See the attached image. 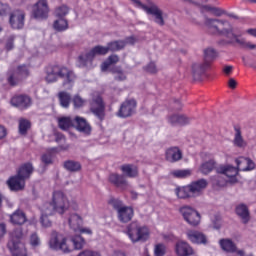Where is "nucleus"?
Here are the masks:
<instances>
[{
  "label": "nucleus",
  "instance_id": "nucleus-28",
  "mask_svg": "<svg viewBox=\"0 0 256 256\" xmlns=\"http://www.w3.org/2000/svg\"><path fill=\"white\" fill-rule=\"evenodd\" d=\"M235 213L238 215V217H240V219H242V223H244V225H247V223H249L251 220L249 207H247V204H238L235 208Z\"/></svg>",
  "mask_w": 256,
  "mask_h": 256
},
{
  "label": "nucleus",
  "instance_id": "nucleus-26",
  "mask_svg": "<svg viewBox=\"0 0 256 256\" xmlns=\"http://www.w3.org/2000/svg\"><path fill=\"white\" fill-rule=\"evenodd\" d=\"M33 171H35L33 164L28 162V163L22 164L18 168V170L16 171V175H18L21 179L27 181V179H31V175H33Z\"/></svg>",
  "mask_w": 256,
  "mask_h": 256
},
{
  "label": "nucleus",
  "instance_id": "nucleus-38",
  "mask_svg": "<svg viewBox=\"0 0 256 256\" xmlns=\"http://www.w3.org/2000/svg\"><path fill=\"white\" fill-rule=\"evenodd\" d=\"M217 59V51L213 48H207L204 50V61L203 63H206L208 67H211V64L213 61Z\"/></svg>",
  "mask_w": 256,
  "mask_h": 256
},
{
  "label": "nucleus",
  "instance_id": "nucleus-48",
  "mask_svg": "<svg viewBox=\"0 0 256 256\" xmlns=\"http://www.w3.org/2000/svg\"><path fill=\"white\" fill-rule=\"evenodd\" d=\"M108 205H111L117 213L119 212L120 209H123L125 206L123 205V201L117 199V198H110L108 200Z\"/></svg>",
  "mask_w": 256,
  "mask_h": 256
},
{
  "label": "nucleus",
  "instance_id": "nucleus-52",
  "mask_svg": "<svg viewBox=\"0 0 256 256\" xmlns=\"http://www.w3.org/2000/svg\"><path fill=\"white\" fill-rule=\"evenodd\" d=\"M11 11L8 4L0 2V17H6L7 13Z\"/></svg>",
  "mask_w": 256,
  "mask_h": 256
},
{
  "label": "nucleus",
  "instance_id": "nucleus-13",
  "mask_svg": "<svg viewBox=\"0 0 256 256\" xmlns=\"http://www.w3.org/2000/svg\"><path fill=\"white\" fill-rule=\"evenodd\" d=\"M90 111L95 117L99 118L100 121L105 119V103H103V98H101V96L92 99L90 103Z\"/></svg>",
  "mask_w": 256,
  "mask_h": 256
},
{
  "label": "nucleus",
  "instance_id": "nucleus-41",
  "mask_svg": "<svg viewBox=\"0 0 256 256\" xmlns=\"http://www.w3.org/2000/svg\"><path fill=\"white\" fill-rule=\"evenodd\" d=\"M53 27L55 31L58 32L67 31V29H69V22L65 18H58L56 21H54Z\"/></svg>",
  "mask_w": 256,
  "mask_h": 256
},
{
  "label": "nucleus",
  "instance_id": "nucleus-33",
  "mask_svg": "<svg viewBox=\"0 0 256 256\" xmlns=\"http://www.w3.org/2000/svg\"><path fill=\"white\" fill-rule=\"evenodd\" d=\"M234 140L233 143L235 147H239V149H243L247 147V142H245V139H243V135L241 134V127L239 126H234Z\"/></svg>",
  "mask_w": 256,
  "mask_h": 256
},
{
  "label": "nucleus",
  "instance_id": "nucleus-35",
  "mask_svg": "<svg viewBox=\"0 0 256 256\" xmlns=\"http://www.w3.org/2000/svg\"><path fill=\"white\" fill-rule=\"evenodd\" d=\"M110 73L114 75V81H127V74L121 66H113L109 69Z\"/></svg>",
  "mask_w": 256,
  "mask_h": 256
},
{
  "label": "nucleus",
  "instance_id": "nucleus-4",
  "mask_svg": "<svg viewBox=\"0 0 256 256\" xmlns=\"http://www.w3.org/2000/svg\"><path fill=\"white\" fill-rule=\"evenodd\" d=\"M209 182L205 179H199L192 181L190 184L175 189V193L178 199H193L195 197H201L203 191L207 189Z\"/></svg>",
  "mask_w": 256,
  "mask_h": 256
},
{
  "label": "nucleus",
  "instance_id": "nucleus-14",
  "mask_svg": "<svg viewBox=\"0 0 256 256\" xmlns=\"http://www.w3.org/2000/svg\"><path fill=\"white\" fill-rule=\"evenodd\" d=\"M137 109V101L135 99H129L124 101L120 109L118 110V117H122L123 119H126V117H131L133 114H135V110Z\"/></svg>",
  "mask_w": 256,
  "mask_h": 256
},
{
  "label": "nucleus",
  "instance_id": "nucleus-53",
  "mask_svg": "<svg viewBox=\"0 0 256 256\" xmlns=\"http://www.w3.org/2000/svg\"><path fill=\"white\" fill-rule=\"evenodd\" d=\"M41 162L45 165H53V157L51 154H43L41 156Z\"/></svg>",
  "mask_w": 256,
  "mask_h": 256
},
{
  "label": "nucleus",
  "instance_id": "nucleus-39",
  "mask_svg": "<svg viewBox=\"0 0 256 256\" xmlns=\"http://www.w3.org/2000/svg\"><path fill=\"white\" fill-rule=\"evenodd\" d=\"M106 47L108 49V52L111 51L112 53H115L117 51H123V49H125V41L115 40V41L109 42Z\"/></svg>",
  "mask_w": 256,
  "mask_h": 256
},
{
  "label": "nucleus",
  "instance_id": "nucleus-12",
  "mask_svg": "<svg viewBox=\"0 0 256 256\" xmlns=\"http://www.w3.org/2000/svg\"><path fill=\"white\" fill-rule=\"evenodd\" d=\"M32 16L34 19H47L49 17V4L47 0H39L36 4H34L32 8Z\"/></svg>",
  "mask_w": 256,
  "mask_h": 256
},
{
  "label": "nucleus",
  "instance_id": "nucleus-43",
  "mask_svg": "<svg viewBox=\"0 0 256 256\" xmlns=\"http://www.w3.org/2000/svg\"><path fill=\"white\" fill-rule=\"evenodd\" d=\"M191 174V169L173 170L170 172V175L175 179H187V177H191Z\"/></svg>",
  "mask_w": 256,
  "mask_h": 256
},
{
  "label": "nucleus",
  "instance_id": "nucleus-7",
  "mask_svg": "<svg viewBox=\"0 0 256 256\" xmlns=\"http://www.w3.org/2000/svg\"><path fill=\"white\" fill-rule=\"evenodd\" d=\"M127 235L132 243L147 241L149 239V229L145 226L141 227L137 222H132L127 227Z\"/></svg>",
  "mask_w": 256,
  "mask_h": 256
},
{
  "label": "nucleus",
  "instance_id": "nucleus-15",
  "mask_svg": "<svg viewBox=\"0 0 256 256\" xmlns=\"http://www.w3.org/2000/svg\"><path fill=\"white\" fill-rule=\"evenodd\" d=\"M9 23L12 29H23L25 27V12L15 10L10 14Z\"/></svg>",
  "mask_w": 256,
  "mask_h": 256
},
{
  "label": "nucleus",
  "instance_id": "nucleus-64",
  "mask_svg": "<svg viewBox=\"0 0 256 256\" xmlns=\"http://www.w3.org/2000/svg\"><path fill=\"white\" fill-rule=\"evenodd\" d=\"M228 87H230V89H236L237 81L234 78H230L228 81Z\"/></svg>",
  "mask_w": 256,
  "mask_h": 256
},
{
  "label": "nucleus",
  "instance_id": "nucleus-16",
  "mask_svg": "<svg viewBox=\"0 0 256 256\" xmlns=\"http://www.w3.org/2000/svg\"><path fill=\"white\" fill-rule=\"evenodd\" d=\"M211 69V66L209 64H206L205 62L202 63H193L192 64V77L194 81H201L203 75L207 73Z\"/></svg>",
  "mask_w": 256,
  "mask_h": 256
},
{
  "label": "nucleus",
  "instance_id": "nucleus-19",
  "mask_svg": "<svg viewBox=\"0 0 256 256\" xmlns=\"http://www.w3.org/2000/svg\"><path fill=\"white\" fill-rule=\"evenodd\" d=\"M168 123L172 127H183L191 123V118L184 114H174L168 117Z\"/></svg>",
  "mask_w": 256,
  "mask_h": 256
},
{
  "label": "nucleus",
  "instance_id": "nucleus-58",
  "mask_svg": "<svg viewBox=\"0 0 256 256\" xmlns=\"http://www.w3.org/2000/svg\"><path fill=\"white\" fill-rule=\"evenodd\" d=\"M212 224L214 229H221V216H214V218L212 219Z\"/></svg>",
  "mask_w": 256,
  "mask_h": 256
},
{
  "label": "nucleus",
  "instance_id": "nucleus-47",
  "mask_svg": "<svg viewBox=\"0 0 256 256\" xmlns=\"http://www.w3.org/2000/svg\"><path fill=\"white\" fill-rule=\"evenodd\" d=\"M67 15H69V7L67 5H61L56 8L55 10L56 17L65 18Z\"/></svg>",
  "mask_w": 256,
  "mask_h": 256
},
{
  "label": "nucleus",
  "instance_id": "nucleus-10",
  "mask_svg": "<svg viewBox=\"0 0 256 256\" xmlns=\"http://www.w3.org/2000/svg\"><path fill=\"white\" fill-rule=\"evenodd\" d=\"M52 204L54 206L55 212L59 215H63L67 209H69V200L67 196L61 191H55L52 197Z\"/></svg>",
  "mask_w": 256,
  "mask_h": 256
},
{
  "label": "nucleus",
  "instance_id": "nucleus-3",
  "mask_svg": "<svg viewBox=\"0 0 256 256\" xmlns=\"http://www.w3.org/2000/svg\"><path fill=\"white\" fill-rule=\"evenodd\" d=\"M63 79V85H73L77 76L75 72L61 65H52L46 69L47 83H55L58 79Z\"/></svg>",
  "mask_w": 256,
  "mask_h": 256
},
{
  "label": "nucleus",
  "instance_id": "nucleus-6",
  "mask_svg": "<svg viewBox=\"0 0 256 256\" xmlns=\"http://www.w3.org/2000/svg\"><path fill=\"white\" fill-rule=\"evenodd\" d=\"M134 3L135 7L139 9H143L147 13V15H152L154 17V23L163 27L165 25V19L163 18V10L157 6L155 3H150L149 6L142 4L141 0H131Z\"/></svg>",
  "mask_w": 256,
  "mask_h": 256
},
{
  "label": "nucleus",
  "instance_id": "nucleus-54",
  "mask_svg": "<svg viewBox=\"0 0 256 256\" xmlns=\"http://www.w3.org/2000/svg\"><path fill=\"white\" fill-rule=\"evenodd\" d=\"M155 256H164L165 255V246L163 244H157L154 249Z\"/></svg>",
  "mask_w": 256,
  "mask_h": 256
},
{
  "label": "nucleus",
  "instance_id": "nucleus-57",
  "mask_svg": "<svg viewBox=\"0 0 256 256\" xmlns=\"http://www.w3.org/2000/svg\"><path fill=\"white\" fill-rule=\"evenodd\" d=\"M40 243L39 236L36 233L32 234L30 237V245H32V247H38Z\"/></svg>",
  "mask_w": 256,
  "mask_h": 256
},
{
  "label": "nucleus",
  "instance_id": "nucleus-59",
  "mask_svg": "<svg viewBox=\"0 0 256 256\" xmlns=\"http://www.w3.org/2000/svg\"><path fill=\"white\" fill-rule=\"evenodd\" d=\"M144 69L147 73H157V66L153 62H150Z\"/></svg>",
  "mask_w": 256,
  "mask_h": 256
},
{
  "label": "nucleus",
  "instance_id": "nucleus-37",
  "mask_svg": "<svg viewBox=\"0 0 256 256\" xmlns=\"http://www.w3.org/2000/svg\"><path fill=\"white\" fill-rule=\"evenodd\" d=\"M75 126V119L71 117H61L58 119V127L62 129V131H67L71 129V127Z\"/></svg>",
  "mask_w": 256,
  "mask_h": 256
},
{
  "label": "nucleus",
  "instance_id": "nucleus-27",
  "mask_svg": "<svg viewBox=\"0 0 256 256\" xmlns=\"http://www.w3.org/2000/svg\"><path fill=\"white\" fill-rule=\"evenodd\" d=\"M187 237L191 243L196 245H207V236L203 232L199 231H188Z\"/></svg>",
  "mask_w": 256,
  "mask_h": 256
},
{
  "label": "nucleus",
  "instance_id": "nucleus-20",
  "mask_svg": "<svg viewBox=\"0 0 256 256\" xmlns=\"http://www.w3.org/2000/svg\"><path fill=\"white\" fill-rule=\"evenodd\" d=\"M165 157L166 161H169V163H177V161H181V159H183V151H181L177 146H172L166 149Z\"/></svg>",
  "mask_w": 256,
  "mask_h": 256
},
{
  "label": "nucleus",
  "instance_id": "nucleus-17",
  "mask_svg": "<svg viewBox=\"0 0 256 256\" xmlns=\"http://www.w3.org/2000/svg\"><path fill=\"white\" fill-rule=\"evenodd\" d=\"M109 181L112 183V185L118 189H121L122 191L129 189V182L123 174L112 173L109 175Z\"/></svg>",
  "mask_w": 256,
  "mask_h": 256
},
{
  "label": "nucleus",
  "instance_id": "nucleus-22",
  "mask_svg": "<svg viewBox=\"0 0 256 256\" xmlns=\"http://www.w3.org/2000/svg\"><path fill=\"white\" fill-rule=\"evenodd\" d=\"M217 173L221 175H226L231 179L232 183H237V175H239V170L235 166L227 165V166H220L217 168Z\"/></svg>",
  "mask_w": 256,
  "mask_h": 256
},
{
  "label": "nucleus",
  "instance_id": "nucleus-21",
  "mask_svg": "<svg viewBox=\"0 0 256 256\" xmlns=\"http://www.w3.org/2000/svg\"><path fill=\"white\" fill-rule=\"evenodd\" d=\"M238 171H253L255 169V162L251 158L240 156L235 159Z\"/></svg>",
  "mask_w": 256,
  "mask_h": 256
},
{
  "label": "nucleus",
  "instance_id": "nucleus-34",
  "mask_svg": "<svg viewBox=\"0 0 256 256\" xmlns=\"http://www.w3.org/2000/svg\"><path fill=\"white\" fill-rule=\"evenodd\" d=\"M219 245L223 251L226 253H236L237 251V245L233 243V240L231 239H221L219 241Z\"/></svg>",
  "mask_w": 256,
  "mask_h": 256
},
{
  "label": "nucleus",
  "instance_id": "nucleus-1",
  "mask_svg": "<svg viewBox=\"0 0 256 256\" xmlns=\"http://www.w3.org/2000/svg\"><path fill=\"white\" fill-rule=\"evenodd\" d=\"M205 25L212 35H222L226 37L227 40L221 41L222 45H235V43H237L242 49H256L255 44H251V42H248L245 38H241L239 35L235 34L233 26H231L227 20L207 18Z\"/></svg>",
  "mask_w": 256,
  "mask_h": 256
},
{
  "label": "nucleus",
  "instance_id": "nucleus-18",
  "mask_svg": "<svg viewBox=\"0 0 256 256\" xmlns=\"http://www.w3.org/2000/svg\"><path fill=\"white\" fill-rule=\"evenodd\" d=\"M6 183L10 191L18 192L23 191L25 189V180H23V178H21V176L17 174L11 176Z\"/></svg>",
  "mask_w": 256,
  "mask_h": 256
},
{
  "label": "nucleus",
  "instance_id": "nucleus-51",
  "mask_svg": "<svg viewBox=\"0 0 256 256\" xmlns=\"http://www.w3.org/2000/svg\"><path fill=\"white\" fill-rule=\"evenodd\" d=\"M15 47V36H9L6 40L5 49L6 51H13Z\"/></svg>",
  "mask_w": 256,
  "mask_h": 256
},
{
  "label": "nucleus",
  "instance_id": "nucleus-44",
  "mask_svg": "<svg viewBox=\"0 0 256 256\" xmlns=\"http://www.w3.org/2000/svg\"><path fill=\"white\" fill-rule=\"evenodd\" d=\"M213 169H215V162L214 160H209L201 164L200 173H202V175H209Z\"/></svg>",
  "mask_w": 256,
  "mask_h": 256
},
{
  "label": "nucleus",
  "instance_id": "nucleus-56",
  "mask_svg": "<svg viewBox=\"0 0 256 256\" xmlns=\"http://www.w3.org/2000/svg\"><path fill=\"white\" fill-rule=\"evenodd\" d=\"M12 253V256H27L25 250L19 249V245L15 249H9Z\"/></svg>",
  "mask_w": 256,
  "mask_h": 256
},
{
  "label": "nucleus",
  "instance_id": "nucleus-5",
  "mask_svg": "<svg viewBox=\"0 0 256 256\" xmlns=\"http://www.w3.org/2000/svg\"><path fill=\"white\" fill-rule=\"evenodd\" d=\"M7 83L10 87H17L29 75V68L27 65H19L16 69L10 68L7 71Z\"/></svg>",
  "mask_w": 256,
  "mask_h": 256
},
{
  "label": "nucleus",
  "instance_id": "nucleus-45",
  "mask_svg": "<svg viewBox=\"0 0 256 256\" xmlns=\"http://www.w3.org/2000/svg\"><path fill=\"white\" fill-rule=\"evenodd\" d=\"M19 134L20 135H27V131L31 129V122L27 119L21 118L19 120Z\"/></svg>",
  "mask_w": 256,
  "mask_h": 256
},
{
  "label": "nucleus",
  "instance_id": "nucleus-60",
  "mask_svg": "<svg viewBox=\"0 0 256 256\" xmlns=\"http://www.w3.org/2000/svg\"><path fill=\"white\" fill-rule=\"evenodd\" d=\"M123 41L126 47L127 45H135V43L137 42V38H135L134 36H129Z\"/></svg>",
  "mask_w": 256,
  "mask_h": 256
},
{
  "label": "nucleus",
  "instance_id": "nucleus-36",
  "mask_svg": "<svg viewBox=\"0 0 256 256\" xmlns=\"http://www.w3.org/2000/svg\"><path fill=\"white\" fill-rule=\"evenodd\" d=\"M63 167L70 173H78V171H81L82 169L81 162L75 160L64 161Z\"/></svg>",
  "mask_w": 256,
  "mask_h": 256
},
{
  "label": "nucleus",
  "instance_id": "nucleus-32",
  "mask_svg": "<svg viewBox=\"0 0 256 256\" xmlns=\"http://www.w3.org/2000/svg\"><path fill=\"white\" fill-rule=\"evenodd\" d=\"M68 223L70 228L77 233L79 229H81V225H83V218H81L78 214L73 213L70 215L68 219Z\"/></svg>",
  "mask_w": 256,
  "mask_h": 256
},
{
  "label": "nucleus",
  "instance_id": "nucleus-62",
  "mask_svg": "<svg viewBox=\"0 0 256 256\" xmlns=\"http://www.w3.org/2000/svg\"><path fill=\"white\" fill-rule=\"evenodd\" d=\"M208 9L210 11H212V13H214V15H216V17H221V15H223V10L216 8V7H208Z\"/></svg>",
  "mask_w": 256,
  "mask_h": 256
},
{
  "label": "nucleus",
  "instance_id": "nucleus-8",
  "mask_svg": "<svg viewBox=\"0 0 256 256\" xmlns=\"http://www.w3.org/2000/svg\"><path fill=\"white\" fill-rule=\"evenodd\" d=\"M107 53H109L107 46H95L88 53L78 57L79 67H87V64L91 63L97 55H107Z\"/></svg>",
  "mask_w": 256,
  "mask_h": 256
},
{
  "label": "nucleus",
  "instance_id": "nucleus-49",
  "mask_svg": "<svg viewBox=\"0 0 256 256\" xmlns=\"http://www.w3.org/2000/svg\"><path fill=\"white\" fill-rule=\"evenodd\" d=\"M55 212V206H53V202H47L42 207V215H53Z\"/></svg>",
  "mask_w": 256,
  "mask_h": 256
},
{
  "label": "nucleus",
  "instance_id": "nucleus-11",
  "mask_svg": "<svg viewBox=\"0 0 256 256\" xmlns=\"http://www.w3.org/2000/svg\"><path fill=\"white\" fill-rule=\"evenodd\" d=\"M10 105L19 111H25L33 105V99L27 94H16L11 98Z\"/></svg>",
  "mask_w": 256,
  "mask_h": 256
},
{
  "label": "nucleus",
  "instance_id": "nucleus-30",
  "mask_svg": "<svg viewBox=\"0 0 256 256\" xmlns=\"http://www.w3.org/2000/svg\"><path fill=\"white\" fill-rule=\"evenodd\" d=\"M121 171L124 173L126 177H129L130 179H135L136 177H139V168L136 165L133 164H124L121 166Z\"/></svg>",
  "mask_w": 256,
  "mask_h": 256
},
{
  "label": "nucleus",
  "instance_id": "nucleus-9",
  "mask_svg": "<svg viewBox=\"0 0 256 256\" xmlns=\"http://www.w3.org/2000/svg\"><path fill=\"white\" fill-rule=\"evenodd\" d=\"M179 212L181 213L184 221L188 223V225H191L192 227H197L199 223H201V214L197 212L193 207L191 206H182L179 209Z\"/></svg>",
  "mask_w": 256,
  "mask_h": 256
},
{
  "label": "nucleus",
  "instance_id": "nucleus-55",
  "mask_svg": "<svg viewBox=\"0 0 256 256\" xmlns=\"http://www.w3.org/2000/svg\"><path fill=\"white\" fill-rule=\"evenodd\" d=\"M77 256H101V254L97 251L87 249L80 252Z\"/></svg>",
  "mask_w": 256,
  "mask_h": 256
},
{
  "label": "nucleus",
  "instance_id": "nucleus-46",
  "mask_svg": "<svg viewBox=\"0 0 256 256\" xmlns=\"http://www.w3.org/2000/svg\"><path fill=\"white\" fill-rule=\"evenodd\" d=\"M72 103H73L74 109H81V107H85V103H87V101L83 99L79 94H76L72 98Z\"/></svg>",
  "mask_w": 256,
  "mask_h": 256
},
{
  "label": "nucleus",
  "instance_id": "nucleus-23",
  "mask_svg": "<svg viewBox=\"0 0 256 256\" xmlns=\"http://www.w3.org/2000/svg\"><path fill=\"white\" fill-rule=\"evenodd\" d=\"M175 251L177 256H191L195 255L193 247L189 243L184 241H179L175 245Z\"/></svg>",
  "mask_w": 256,
  "mask_h": 256
},
{
  "label": "nucleus",
  "instance_id": "nucleus-24",
  "mask_svg": "<svg viewBox=\"0 0 256 256\" xmlns=\"http://www.w3.org/2000/svg\"><path fill=\"white\" fill-rule=\"evenodd\" d=\"M21 239H23V229L18 227L10 234V241L7 244L8 249H17Z\"/></svg>",
  "mask_w": 256,
  "mask_h": 256
},
{
  "label": "nucleus",
  "instance_id": "nucleus-50",
  "mask_svg": "<svg viewBox=\"0 0 256 256\" xmlns=\"http://www.w3.org/2000/svg\"><path fill=\"white\" fill-rule=\"evenodd\" d=\"M51 217V214H41L40 222L43 227H51L53 225V222L49 219Z\"/></svg>",
  "mask_w": 256,
  "mask_h": 256
},
{
  "label": "nucleus",
  "instance_id": "nucleus-29",
  "mask_svg": "<svg viewBox=\"0 0 256 256\" xmlns=\"http://www.w3.org/2000/svg\"><path fill=\"white\" fill-rule=\"evenodd\" d=\"M117 215L121 223H129L133 219L134 211L132 207L124 206L119 210Z\"/></svg>",
  "mask_w": 256,
  "mask_h": 256
},
{
  "label": "nucleus",
  "instance_id": "nucleus-42",
  "mask_svg": "<svg viewBox=\"0 0 256 256\" xmlns=\"http://www.w3.org/2000/svg\"><path fill=\"white\" fill-rule=\"evenodd\" d=\"M116 63H119V56L117 54H112L102 63L101 69L102 71H107L111 65H115Z\"/></svg>",
  "mask_w": 256,
  "mask_h": 256
},
{
  "label": "nucleus",
  "instance_id": "nucleus-31",
  "mask_svg": "<svg viewBox=\"0 0 256 256\" xmlns=\"http://www.w3.org/2000/svg\"><path fill=\"white\" fill-rule=\"evenodd\" d=\"M10 221L13 225H25V223H27V216L22 210H16L10 215Z\"/></svg>",
  "mask_w": 256,
  "mask_h": 256
},
{
  "label": "nucleus",
  "instance_id": "nucleus-63",
  "mask_svg": "<svg viewBox=\"0 0 256 256\" xmlns=\"http://www.w3.org/2000/svg\"><path fill=\"white\" fill-rule=\"evenodd\" d=\"M7 137V128L5 126L0 125V139H5Z\"/></svg>",
  "mask_w": 256,
  "mask_h": 256
},
{
  "label": "nucleus",
  "instance_id": "nucleus-40",
  "mask_svg": "<svg viewBox=\"0 0 256 256\" xmlns=\"http://www.w3.org/2000/svg\"><path fill=\"white\" fill-rule=\"evenodd\" d=\"M58 99L60 101L61 107L64 109H69V105H71V94L65 91L58 93Z\"/></svg>",
  "mask_w": 256,
  "mask_h": 256
},
{
  "label": "nucleus",
  "instance_id": "nucleus-2",
  "mask_svg": "<svg viewBox=\"0 0 256 256\" xmlns=\"http://www.w3.org/2000/svg\"><path fill=\"white\" fill-rule=\"evenodd\" d=\"M70 241L73 244V247H70V245L67 244V238H64L57 231H53L51 233L49 247L54 251H62V253H71L73 249H75L76 251H81V249H83V247H85L87 243L85 241V238L81 237V234H75L73 236H70Z\"/></svg>",
  "mask_w": 256,
  "mask_h": 256
},
{
  "label": "nucleus",
  "instance_id": "nucleus-61",
  "mask_svg": "<svg viewBox=\"0 0 256 256\" xmlns=\"http://www.w3.org/2000/svg\"><path fill=\"white\" fill-rule=\"evenodd\" d=\"M55 137H56L55 138L56 143H65V141H66L65 135H63L61 133H56Z\"/></svg>",
  "mask_w": 256,
  "mask_h": 256
},
{
  "label": "nucleus",
  "instance_id": "nucleus-25",
  "mask_svg": "<svg viewBox=\"0 0 256 256\" xmlns=\"http://www.w3.org/2000/svg\"><path fill=\"white\" fill-rule=\"evenodd\" d=\"M74 127L80 133L84 135H91V125L87 123V120L81 116H76L74 118Z\"/></svg>",
  "mask_w": 256,
  "mask_h": 256
}]
</instances>
